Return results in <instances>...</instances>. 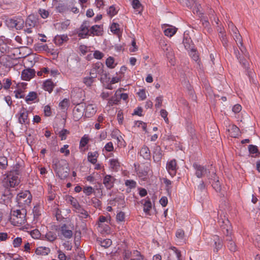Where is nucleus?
I'll use <instances>...</instances> for the list:
<instances>
[{"label":"nucleus","mask_w":260,"mask_h":260,"mask_svg":"<svg viewBox=\"0 0 260 260\" xmlns=\"http://www.w3.org/2000/svg\"><path fill=\"white\" fill-rule=\"evenodd\" d=\"M140 154L145 159H149L151 157L149 149L146 146H144L141 149Z\"/></svg>","instance_id":"23"},{"label":"nucleus","mask_w":260,"mask_h":260,"mask_svg":"<svg viewBox=\"0 0 260 260\" xmlns=\"http://www.w3.org/2000/svg\"><path fill=\"white\" fill-rule=\"evenodd\" d=\"M58 258L59 260H67V256L66 254L60 249L57 250Z\"/></svg>","instance_id":"61"},{"label":"nucleus","mask_w":260,"mask_h":260,"mask_svg":"<svg viewBox=\"0 0 260 260\" xmlns=\"http://www.w3.org/2000/svg\"><path fill=\"white\" fill-rule=\"evenodd\" d=\"M22 243V238L20 237H17L15 238L13 242V245L14 247H18Z\"/></svg>","instance_id":"54"},{"label":"nucleus","mask_w":260,"mask_h":260,"mask_svg":"<svg viewBox=\"0 0 260 260\" xmlns=\"http://www.w3.org/2000/svg\"><path fill=\"white\" fill-rule=\"evenodd\" d=\"M37 97V94L36 92L31 91L28 94L25 98V101L27 103H29L30 101H34Z\"/></svg>","instance_id":"34"},{"label":"nucleus","mask_w":260,"mask_h":260,"mask_svg":"<svg viewBox=\"0 0 260 260\" xmlns=\"http://www.w3.org/2000/svg\"><path fill=\"white\" fill-rule=\"evenodd\" d=\"M54 84L51 80H47L43 84V88L45 90L51 93L54 87Z\"/></svg>","instance_id":"26"},{"label":"nucleus","mask_w":260,"mask_h":260,"mask_svg":"<svg viewBox=\"0 0 260 260\" xmlns=\"http://www.w3.org/2000/svg\"><path fill=\"white\" fill-rule=\"evenodd\" d=\"M189 54L190 56L192 58L193 60L196 61L198 64H200V60H199V55L198 53L197 52V50L196 49H191V50H189Z\"/></svg>","instance_id":"31"},{"label":"nucleus","mask_w":260,"mask_h":260,"mask_svg":"<svg viewBox=\"0 0 260 260\" xmlns=\"http://www.w3.org/2000/svg\"><path fill=\"white\" fill-rule=\"evenodd\" d=\"M221 230L224 235L226 236L227 246L232 252H235L237 250V246L233 241L231 236L232 233V225L228 219H224L222 221H219Z\"/></svg>","instance_id":"1"},{"label":"nucleus","mask_w":260,"mask_h":260,"mask_svg":"<svg viewBox=\"0 0 260 260\" xmlns=\"http://www.w3.org/2000/svg\"><path fill=\"white\" fill-rule=\"evenodd\" d=\"M104 66L101 62H98L93 64L90 70L89 74L91 78H95L98 75H103L106 76V74H104Z\"/></svg>","instance_id":"7"},{"label":"nucleus","mask_w":260,"mask_h":260,"mask_svg":"<svg viewBox=\"0 0 260 260\" xmlns=\"http://www.w3.org/2000/svg\"><path fill=\"white\" fill-rule=\"evenodd\" d=\"M90 27V22L89 21H84L80 26L78 36L82 39H85L90 36L89 27Z\"/></svg>","instance_id":"6"},{"label":"nucleus","mask_w":260,"mask_h":260,"mask_svg":"<svg viewBox=\"0 0 260 260\" xmlns=\"http://www.w3.org/2000/svg\"><path fill=\"white\" fill-rule=\"evenodd\" d=\"M44 114L46 116H50L51 115L50 107L48 105L45 106L44 108Z\"/></svg>","instance_id":"62"},{"label":"nucleus","mask_w":260,"mask_h":260,"mask_svg":"<svg viewBox=\"0 0 260 260\" xmlns=\"http://www.w3.org/2000/svg\"><path fill=\"white\" fill-rule=\"evenodd\" d=\"M18 117L19 123L22 124H26L29 123L28 119V111L24 107H22L18 113L16 115Z\"/></svg>","instance_id":"10"},{"label":"nucleus","mask_w":260,"mask_h":260,"mask_svg":"<svg viewBox=\"0 0 260 260\" xmlns=\"http://www.w3.org/2000/svg\"><path fill=\"white\" fill-rule=\"evenodd\" d=\"M95 78H91V76L86 77L83 78V83L87 86H90L94 82V79Z\"/></svg>","instance_id":"39"},{"label":"nucleus","mask_w":260,"mask_h":260,"mask_svg":"<svg viewBox=\"0 0 260 260\" xmlns=\"http://www.w3.org/2000/svg\"><path fill=\"white\" fill-rule=\"evenodd\" d=\"M107 13L109 15L112 17L116 14L117 11L115 7L113 6H111L109 7L107 11Z\"/></svg>","instance_id":"56"},{"label":"nucleus","mask_w":260,"mask_h":260,"mask_svg":"<svg viewBox=\"0 0 260 260\" xmlns=\"http://www.w3.org/2000/svg\"><path fill=\"white\" fill-rule=\"evenodd\" d=\"M26 209L20 208L18 209L11 210L10 221L15 226H20L24 224L26 221Z\"/></svg>","instance_id":"2"},{"label":"nucleus","mask_w":260,"mask_h":260,"mask_svg":"<svg viewBox=\"0 0 260 260\" xmlns=\"http://www.w3.org/2000/svg\"><path fill=\"white\" fill-rule=\"evenodd\" d=\"M177 31V28L175 27H169L164 30V34L166 36L171 37H172Z\"/></svg>","instance_id":"32"},{"label":"nucleus","mask_w":260,"mask_h":260,"mask_svg":"<svg viewBox=\"0 0 260 260\" xmlns=\"http://www.w3.org/2000/svg\"><path fill=\"white\" fill-rule=\"evenodd\" d=\"M153 159L155 162H159L161 159L162 157V152L161 150V148L159 146L155 145L153 149Z\"/></svg>","instance_id":"17"},{"label":"nucleus","mask_w":260,"mask_h":260,"mask_svg":"<svg viewBox=\"0 0 260 260\" xmlns=\"http://www.w3.org/2000/svg\"><path fill=\"white\" fill-rule=\"evenodd\" d=\"M183 44L185 49L190 50L193 48V44L190 38H184L183 40Z\"/></svg>","instance_id":"30"},{"label":"nucleus","mask_w":260,"mask_h":260,"mask_svg":"<svg viewBox=\"0 0 260 260\" xmlns=\"http://www.w3.org/2000/svg\"><path fill=\"white\" fill-rule=\"evenodd\" d=\"M60 232L61 235L67 239H70L72 237L73 232L72 230H69L67 224H63L60 227Z\"/></svg>","instance_id":"16"},{"label":"nucleus","mask_w":260,"mask_h":260,"mask_svg":"<svg viewBox=\"0 0 260 260\" xmlns=\"http://www.w3.org/2000/svg\"><path fill=\"white\" fill-rule=\"evenodd\" d=\"M228 26L230 32L232 36L235 34H236L237 32L239 31L237 28L234 25V24L232 22H229V23L228 24Z\"/></svg>","instance_id":"41"},{"label":"nucleus","mask_w":260,"mask_h":260,"mask_svg":"<svg viewBox=\"0 0 260 260\" xmlns=\"http://www.w3.org/2000/svg\"><path fill=\"white\" fill-rule=\"evenodd\" d=\"M116 219L118 221H123L125 219V214L123 212H119L116 215Z\"/></svg>","instance_id":"55"},{"label":"nucleus","mask_w":260,"mask_h":260,"mask_svg":"<svg viewBox=\"0 0 260 260\" xmlns=\"http://www.w3.org/2000/svg\"><path fill=\"white\" fill-rule=\"evenodd\" d=\"M231 136L236 138L239 135V128L236 125H233L231 128Z\"/></svg>","instance_id":"40"},{"label":"nucleus","mask_w":260,"mask_h":260,"mask_svg":"<svg viewBox=\"0 0 260 260\" xmlns=\"http://www.w3.org/2000/svg\"><path fill=\"white\" fill-rule=\"evenodd\" d=\"M69 202L71 203L75 209H77L80 206L78 201L72 197H69Z\"/></svg>","instance_id":"42"},{"label":"nucleus","mask_w":260,"mask_h":260,"mask_svg":"<svg viewBox=\"0 0 260 260\" xmlns=\"http://www.w3.org/2000/svg\"><path fill=\"white\" fill-rule=\"evenodd\" d=\"M180 3L184 6H186L187 7L192 8L193 6L197 8L196 12L199 11V6L198 4L196 3V0H179Z\"/></svg>","instance_id":"18"},{"label":"nucleus","mask_w":260,"mask_h":260,"mask_svg":"<svg viewBox=\"0 0 260 260\" xmlns=\"http://www.w3.org/2000/svg\"><path fill=\"white\" fill-rule=\"evenodd\" d=\"M248 150L251 154H259L260 153L258 152L257 147L255 145H249L248 146Z\"/></svg>","instance_id":"48"},{"label":"nucleus","mask_w":260,"mask_h":260,"mask_svg":"<svg viewBox=\"0 0 260 260\" xmlns=\"http://www.w3.org/2000/svg\"><path fill=\"white\" fill-rule=\"evenodd\" d=\"M90 36H99L103 34V27L102 25H94L89 27Z\"/></svg>","instance_id":"14"},{"label":"nucleus","mask_w":260,"mask_h":260,"mask_svg":"<svg viewBox=\"0 0 260 260\" xmlns=\"http://www.w3.org/2000/svg\"><path fill=\"white\" fill-rule=\"evenodd\" d=\"M137 94L140 98L141 100H144L146 98V92L145 89H141L137 92Z\"/></svg>","instance_id":"57"},{"label":"nucleus","mask_w":260,"mask_h":260,"mask_svg":"<svg viewBox=\"0 0 260 260\" xmlns=\"http://www.w3.org/2000/svg\"><path fill=\"white\" fill-rule=\"evenodd\" d=\"M152 208V204L149 200H146L144 204L143 210L147 214H149V211Z\"/></svg>","instance_id":"33"},{"label":"nucleus","mask_w":260,"mask_h":260,"mask_svg":"<svg viewBox=\"0 0 260 260\" xmlns=\"http://www.w3.org/2000/svg\"><path fill=\"white\" fill-rule=\"evenodd\" d=\"M85 110V104L81 103L77 105L73 111L74 119L78 121L83 115Z\"/></svg>","instance_id":"9"},{"label":"nucleus","mask_w":260,"mask_h":260,"mask_svg":"<svg viewBox=\"0 0 260 260\" xmlns=\"http://www.w3.org/2000/svg\"><path fill=\"white\" fill-rule=\"evenodd\" d=\"M237 45L241 51V54L238 48L236 47H234V54L242 66L244 68H247L248 62L244 57V56H248V53L247 51V49L243 45V41H242L241 43H238V44Z\"/></svg>","instance_id":"4"},{"label":"nucleus","mask_w":260,"mask_h":260,"mask_svg":"<svg viewBox=\"0 0 260 260\" xmlns=\"http://www.w3.org/2000/svg\"><path fill=\"white\" fill-rule=\"evenodd\" d=\"M59 165H56V171L58 176L61 179L67 177L68 176V171L69 169L66 167V169L67 170L62 172L61 168L59 167Z\"/></svg>","instance_id":"29"},{"label":"nucleus","mask_w":260,"mask_h":260,"mask_svg":"<svg viewBox=\"0 0 260 260\" xmlns=\"http://www.w3.org/2000/svg\"><path fill=\"white\" fill-rule=\"evenodd\" d=\"M88 142V139L87 137L84 136L82 137L80 142V146L81 147H84Z\"/></svg>","instance_id":"64"},{"label":"nucleus","mask_w":260,"mask_h":260,"mask_svg":"<svg viewBox=\"0 0 260 260\" xmlns=\"http://www.w3.org/2000/svg\"><path fill=\"white\" fill-rule=\"evenodd\" d=\"M98 156L99 153L97 151L89 152L88 153V160L92 164H95Z\"/></svg>","instance_id":"25"},{"label":"nucleus","mask_w":260,"mask_h":260,"mask_svg":"<svg viewBox=\"0 0 260 260\" xmlns=\"http://www.w3.org/2000/svg\"><path fill=\"white\" fill-rule=\"evenodd\" d=\"M84 111L85 116L90 117L96 113L97 111V108L95 105L90 104L86 106L85 105Z\"/></svg>","instance_id":"13"},{"label":"nucleus","mask_w":260,"mask_h":260,"mask_svg":"<svg viewBox=\"0 0 260 260\" xmlns=\"http://www.w3.org/2000/svg\"><path fill=\"white\" fill-rule=\"evenodd\" d=\"M192 167L195 170V175L199 178H201L207 173V169L206 167L202 166L198 163L193 164Z\"/></svg>","instance_id":"11"},{"label":"nucleus","mask_w":260,"mask_h":260,"mask_svg":"<svg viewBox=\"0 0 260 260\" xmlns=\"http://www.w3.org/2000/svg\"><path fill=\"white\" fill-rule=\"evenodd\" d=\"M69 131L66 129H62L59 132V136L61 138V140H64L67 139V135L69 134Z\"/></svg>","instance_id":"45"},{"label":"nucleus","mask_w":260,"mask_h":260,"mask_svg":"<svg viewBox=\"0 0 260 260\" xmlns=\"http://www.w3.org/2000/svg\"><path fill=\"white\" fill-rule=\"evenodd\" d=\"M93 189L91 186H87L83 188V192L87 196L90 195L93 192Z\"/></svg>","instance_id":"58"},{"label":"nucleus","mask_w":260,"mask_h":260,"mask_svg":"<svg viewBox=\"0 0 260 260\" xmlns=\"http://www.w3.org/2000/svg\"><path fill=\"white\" fill-rule=\"evenodd\" d=\"M8 166L7 158L5 156L0 157V169L5 170Z\"/></svg>","instance_id":"35"},{"label":"nucleus","mask_w":260,"mask_h":260,"mask_svg":"<svg viewBox=\"0 0 260 260\" xmlns=\"http://www.w3.org/2000/svg\"><path fill=\"white\" fill-rule=\"evenodd\" d=\"M133 251L129 250H124L123 252V258L124 260H133Z\"/></svg>","instance_id":"38"},{"label":"nucleus","mask_w":260,"mask_h":260,"mask_svg":"<svg viewBox=\"0 0 260 260\" xmlns=\"http://www.w3.org/2000/svg\"><path fill=\"white\" fill-rule=\"evenodd\" d=\"M38 13L40 15L41 17L43 19L48 18L50 15L48 11L44 9H39L38 10Z\"/></svg>","instance_id":"37"},{"label":"nucleus","mask_w":260,"mask_h":260,"mask_svg":"<svg viewBox=\"0 0 260 260\" xmlns=\"http://www.w3.org/2000/svg\"><path fill=\"white\" fill-rule=\"evenodd\" d=\"M32 197L28 190H24L18 194L17 201L19 208H25L29 206L31 202Z\"/></svg>","instance_id":"5"},{"label":"nucleus","mask_w":260,"mask_h":260,"mask_svg":"<svg viewBox=\"0 0 260 260\" xmlns=\"http://www.w3.org/2000/svg\"><path fill=\"white\" fill-rule=\"evenodd\" d=\"M213 240L214 241V251L217 252L222 247V241L219 238V236L217 235L213 236Z\"/></svg>","instance_id":"20"},{"label":"nucleus","mask_w":260,"mask_h":260,"mask_svg":"<svg viewBox=\"0 0 260 260\" xmlns=\"http://www.w3.org/2000/svg\"><path fill=\"white\" fill-rule=\"evenodd\" d=\"M112 244V241L109 239H106L101 241V246L107 248Z\"/></svg>","instance_id":"43"},{"label":"nucleus","mask_w":260,"mask_h":260,"mask_svg":"<svg viewBox=\"0 0 260 260\" xmlns=\"http://www.w3.org/2000/svg\"><path fill=\"white\" fill-rule=\"evenodd\" d=\"M50 252V249L46 247H39L36 248L35 252L37 255H46Z\"/></svg>","instance_id":"24"},{"label":"nucleus","mask_w":260,"mask_h":260,"mask_svg":"<svg viewBox=\"0 0 260 260\" xmlns=\"http://www.w3.org/2000/svg\"><path fill=\"white\" fill-rule=\"evenodd\" d=\"M57 239V235L55 232L49 231L45 235L42 236V239L53 242Z\"/></svg>","instance_id":"21"},{"label":"nucleus","mask_w":260,"mask_h":260,"mask_svg":"<svg viewBox=\"0 0 260 260\" xmlns=\"http://www.w3.org/2000/svg\"><path fill=\"white\" fill-rule=\"evenodd\" d=\"M30 235H31V237L34 239H38L41 236V234L40 232H39V231L37 229L31 231Z\"/></svg>","instance_id":"52"},{"label":"nucleus","mask_w":260,"mask_h":260,"mask_svg":"<svg viewBox=\"0 0 260 260\" xmlns=\"http://www.w3.org/2000/svg\"><path fill=\"white\" fill-rule=\"evenodd\" d=\"M7 22L11 27L15 28L17 30L21 29L24 24V20L20 17L10 19Z\"/></svg>","instance_id":"8"},{"label":"nucleus","mask_w":260,"mask_h":260,"mask_svg":"<svg viewBox=\"0 0 260 260\" xmlns=\"http://www.w3.org/2000/svg\"><path fill=\"white\" fill-rule=\"evenodd\" d=\"M166 169L171 176H174L177 171V162L174 159L167 162L166 165Z\"/></svg>","instance_id":"12"},{"label":"nucleus","mask_w":260,"mask_h":260,"mask_svg":"<svg viewBox=\"0 0 260 260\" xmlns=\"http://www.w3.org/2000/svg\"><path fill=\"white\" fill-rule=\"evenodd\" d=\"M19 171L15 170L8 173L3 180V186L6 188L15 187L20 183Z\"/></svg>","instance_id":"3"},{"label":"nucleus","mask_w":260,"mask_h":260,"mask_svg":"<svg viewBox=\"0 0 260 260\" xmlns=\"http://www.w3.org/2000/svg\"><path fill=\"white\" fill-rule=\"evenodd\" d=\"M115 179L110 175H107L105 176L103 183L107 189H111L114 185Z\"/></svg>","instance_id":"19"},{"label":"nucleus","mask_w":260,"mask_h":260,"mask_svg":"<svg viewBox=\"0 0 260 260\" xmlns=\"http://www.w3.org/2000/svg\"><path fill=\"white\" fill-rule=\"evenodd\" d=\"M110 166L113 169L117 168L119 166V163L118 160L115 159H112L110 160Z\"/></svg>","instance_id":"60"},{"label":"nucleus","mask_w":260,"mask_h":260,"mask_svg":"<svg viewBox=\"0 0 260 260\" xmlns=\"http://www.w3.org/2000/svg\"><path fill=\"white\" fill-rule=\"evenodd\" d=\"M111 31L114 34H117L119 30V25L116 23H113L111 26Z\"/></svg>","instance_id":"53"},{"label":"nucleus","mask_w":260,"mask_h":260,"mask_svg":"<svg viewBox=\"0 0 260 260\" xmlns=\"http://www.w3.org/2000/svg\"><path fill=\"white\" fill-rule=\"evenodd\" d=\"M220 39L223 44V45L226 47L228 46V40L226 39V35L222 33L221 31H220V35H219Z\"/></svg>","instance_id":"47"},{"label":"nucleus","mask_w":260,"mask_h":260,"mask_svg":"<svg viewBox=\"0 0 260 260\" xmlns=\"http://www.w3.org/2000/svg\"><path fill=\"white\" fill-rule=\"evenodd\" d=\"M125 184L130 188H134L136 187V182L132 180H127L125 182Z\"/></svg>","instance_id":"51"},{"label":"nucleus","mask_w":260,"mask_h":260,"mask_svg":"<svg viewBox=\"0 0 260 260\" xmlns=\"http://www.w3.org/2000/svg\"><path fill=\"white\" fill-rule=\"evenodd\" d=\"M184 232L181 229L178 230L176 232V238L180 241L183 240Z\"/></svg>","instance_id":"46"},{"label":"nucleus","mask_w":260,"mask_h":260,"mask_svg":"<svg viewBox=\"0 0 260 260\" xmlns=\"http://www.w3.org/2000/svg\"><path fill=\"white\" fill-rule=\"evenodd\" d=\"M56 10L57 12L63 13L67 10V7L63 4H59L56 7Z\"/></svg>","instance_id":"50"},{"label":"nucleus","mask_w":260,"mask_h":260,"mask_svg":"<svg viewBox=\"0 0 260 260\" xmlns=\"http://www.w3.org/2000/svg\"><path fill=\"white\" fill-rule=\"evenodd\" d=\"M105 149L108 152H111L113 151L114 149L113 143L111 142H109L107 143L105 146Z\"/></svg>","instance_id":"63"},{"label":"nucleus","mask_w":260,"mask_h":260,"mask_svg":"<svg viewBox=\"0 0 260 260\" xmlns=\"http://www.w3.org/2000/svg\"><path fill=\"white\" fill-rule=\"evenodd\" d=\"M232 37L236 42L237 44H238V43H241L242 41H243L242 36L240 34L239 31H238L236 32V34L233 35Z\"/></svg>","instance_id":"44"},{"label":"nucleus","mask_w":260,"mask_h":260,"mask_svg":"<svg viewBox=\"0 0 260 260\" xmlns=\"http://www.w3.org/2000/svg\"><path fill=\"white\" fill-rule=\"evenodd\" d=\"M75 211L79 214V216L80 218H86L89 216L87 211L83 209L81 205L75 209Z\"/></svg>","instance_id":"27"},{"label":"nucleus","mask_w":260,"mask_h":260,"mask_svg":"<svg viewBox=\"0 0 260 260\" xmlns=\"http://www.w3.org/2000/svg\"><path fill=\"white\" fill-rule=\"evenodd\" d=\"M114 59L112 57H109L106 61V64L108 68H114Z\"/></svg>","instance_id":"49"},{"label":"nucleus","mask_w":260,"mask_h":260,"mask_svg":"<svg viewBox=\"0 0 260 260\" xmlns=\"http://www.w3.org/2000/svg\"><path fill=\"white\" fill-rule=\"evenodd\" d=\"M68 40L69 38L67 35H57L54 39V42L56 45L60 46Z\"/></svg>","instance_id":"22"},{"label":"nucleus","mask_w":260,"mask_h":260,"mask_svg":"<svg viewBox=\"0 0 260 260\" xmlns=\"http://www.w3.org/2000/svg\"><path fill=\"white\" fill-rule=\"evenodd\" d=\"M25 24L26 26H29L31 27H35L36 24V20L34 15H29L27 18Z\"/></svg>","instance_id":"28"},{"label":"nucleus","mask_w":260,"mask_h":260,"mask_svg":"<svg viewBox=\"0 0 260 260\" xmlns=\"http://www.w3.org/2000/svg\"><path fill=\"white\" fill-rule=\"evenodd\" d=\"M35 75V71L32 69H27L24 70L21 73V78L23 80L29 81Z\"/></svg>","instance_id":"15"},{"label":"nucleus","mask_w":260,"mask_h":260,"mask_svg":"<svg viewBox=\"0 0 260 260\" xmlns=\"http://www.w3.org/2000/svg\"><path fill=\"white\" fill-rule=\"evenodd\" d=\"M69 147L68 145H64L63 147L61 148L60 151L61 153H64L66 156H68L70 154V150L68 149Z\"/></svg>","instance_id":"59"},{"label":"nucleus","mask_w":260,"mask_h":260,"mask_svg":"<svg viewBox=\"0 0 260 260\" xmlns=\"http://www.w3.org/2000/svg\"><path fill=\"white\" fill-rule=\"evenodd\" d=\"M59 106L61 110H66L69 106V101L67 99H63L59 103Z\"/></svg>","instance_id":"36"}]
</instances>
